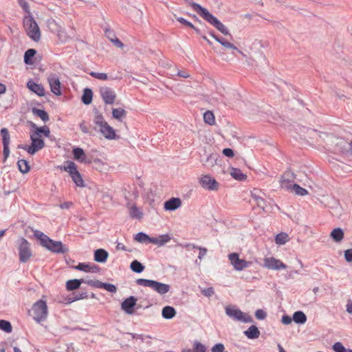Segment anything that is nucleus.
<instances>
[{
  "label": "nucleus",
  "mask_w": 352,
  "mask_h": 352,
  "mask_svg": "<svg viewBox=\"0 0 352 352\" xmlns=\"http://www.w3.org/2000/svg\"><path fill=\"white\" fill-rule=\"evenodd\" d=\"M72 178L73 182L76 184L78 186H83L84 182L82 179V177L78 171L73 173L72 175H70Z\"/></svg>",
  "instance_id": "nucleus-53"
},
{
  "label": "nucleus",
  "mask_w": 352,
  "mask_h": 352,
  "mask_svg": "<svg viewBox=\"0 0 352 352\" xmlns=\"http://www.w3.org/2000/svg\"><path fill=\"white\" fill-rule=\"evenodd\" d=\"M224 345L221 343L216 344L211 349V352H223L224 351Z\"/></svg>",
  "instance_id": "nucleus-63"
},
{
  "label": "nucleus",
  "mask_w": 352,
  "mask_h": 352,
  "mask_svg": "<svg viewBox=\"0 0 352 352\" xmlns=\"http://www.w3.org/2000/svg\"><path fill=\"white\" fill-rule=\"evenodd\" d=\"M130 267L136 273H140L144 270V266L137 260L133 261L131 263Z\"/></svg>",
  "instance_id": "nucleus-51"
},
{
  "label": "nucleus",
  "mask_w": 352,
  "mask_h": 352,
  "mask_svg": "<svg viewBox=\"0 0 352 352\" xmlns=\"http://www.w3.org/2000/svg\"><path fill=\"white\" fill-rule=\"evenodd\" d=\"M148 239L149 236L143 232H139L135 236V240L140 243H144L148 241Z\"/></svg>",
  "instance_id": "nucleus-58"
},
{
  "label": "nucleus",
  "mask_w": 352,
  "mask_h": 352,
  "mask_svg": "<svg viewBox=\"0 0 352 352\" xmlns=\"http://www.w3.org/2000/svg\"><path fill=\"white\" fill-rule=\"evenodd\" d=\"M210 35L215 39L216 41H217L219 43H220L223 47H224L226 49H230L232 50H235L238 52L240 54L245 56V54L239 50L234 44L230 43L224 38H219L214 35L213 32H210Z\"/></svg>",
  "instance_id": "nucleus-21"
},
{
  "label": "nucleus",
  "mask_w": 352,
  "mask_h": 352,
  "mask_svg": "<svg viewBox=\"0 0 352 352\" xmlns=\"http://www.w3.org/2000/svg\"><path fill=\"white\" fill-rule=\"evenodd\" d=\"M32 111L34 115L39 117L43 122H47L49 120V116L45 111L36 108H32Z\"/></svg>",
  "instance_id": "nucleus-46"
},
{
  "label": "nucleus",
  "mask_w": 352,
  "mask_h": 352,
  "mask_svg": "<svg viewBox=\"0 0 352 352\" xmlns=\"http://www.w3.org/2000/svg\"><path fill=\"white\" fill-rule=\"evenodd\" d=\"M32 316L37 322L45 321L48 314L47 305L45 300L42 299L34 303L32 308Z\"/></svg>",
  "instance_id": "nucleus-3"
},
{
  "label": "nucleus",
  "mask_w": 352,
  "mask_h": 352,
  "mask_svg": "<svg viewBox=\"0 0 352 352\" xmlns=\"http://www.w3.org/2000/svg\"><path fill=\"white\" fill-rule=\"evenodd\" d=\"M182 200L178 197H172L164 203V208L166 210L173 211L182 206Z\"/></svg>",
  "instance_id": "nucleus-25"
},
{
  "label": "nucleus",
  "mask_w": 352,
  "mask_h": 352,
  "mask_svg": "<svg viewBox=\"0 0 352 352\" xmlns=\"http://www.w3.org/2000/svg\"><path fill=\"white\" fill-rule=\"evenodd\" d=\"M220 162L217 154L211 153L203 161V165L208 169L215 170L220 166Z\"/></svg>",
  "instance_id": "nucleus-18"
},
{
  "label": "nucleus",
  "mask_w": 352,
  "mask_h": 352,
  "mask_svg": "<svg viewBox=\"0 0 352 352\" xmlns=\"http://www.w3.org/2000/svg\"><path fill=\"white\" fill-rule=\"evenodd\" d=\"M31 126H32L31 131H33L34 133H37L38 134V135L41 136V138H42V135H43L44 136H45L47 138L50 137V128L48 126H44L39 127V126H36V124L34 123H32Z\"/></svg>",
  "instance_id": "nucleus-27"
},
{
  "label": "nucleus",
  "mask_w": 352,
  "mask_h": 352,
  "mask_svg": "<svg viewBox=\"0 0 352 352\" xmlns=\"http://www.w3.org/2000/svg\"><path fill=\"white\" fill-rule=\"evenodd\" d=\"M18 251L19 261L21 263H27L32 256V250L30 243L24 238H21L18 241Z\"/></svg>",
  "instance_id": "nucleus-5"
},
{
  "label": "nucleus",
  "mask_w": 352,
  "mask_h": 352,
  "mask_svg": "<svg viewBox=\"0 0 352 352\" xmlns=\"http://www.w3.org/2000/svg\"><path fill=\"white\" fill-rule=\"evenodd\" d=\"M230 173L233 178L239 181H243L247 178L246 175L243 174L241 170L238 168H231Z\"/></svg>",
  "instance_id": "nucleus-40"
},
{
  "label": "nucleus",
  "mask_w": 352,
  "mask_h": 352,
  "mask_svg": "<svg viewBox=\"0 0 352 352\" xmlns=\"http://www.w3.org/2000/svg\"><path fill=\"white\" fill-rule=\"evenodd\" d=\"M75 269L83 271L85 272H98L99 267L96 265H90L85 263H79L75 267Z\"/></svg>",
  "instance_id": "nucleus-32"
},
{
  "label": "nucleus",
  "mask_w": 352,
  "mask_h": 352,
  "mask_svg": "<svg viewBox=\"0 0 352 352\" xmlns=\"http://www.w3.org/2000/svg\"><path fill=\"white\" fill-rule=\"evenodd\" d=\"M74 157L80 162H85V153L81 148H75L73 150Z\"/></svg>",
  "instance_id": "nucleus-42"
},
{
  "label": "nucleus",
  "mask_w": 352,
  "mask_h": 352,
  "mask_svg": "<svg viewBox=\"0 0 352 352\" xmlns=\"http://www.w3.org/2000/svg\"><path fill=\"white\" fill-rule=\"evenodd\" d=\"M170 240V237L169 235H168V234L161 235L158 238V241H159L158 245L162 246V245H164L166 243L168 242Z\"/></svg>",
  "instance_id": "nucleus-61"
},
{
  "label": "nucleus",
  "mask_w": 352,
  "mask_h": 352,
  "mask_svg": "<svg viewBox=\"0 0 352 352\" xmlns=\"http://www.w3.org/2000/svg\"><path fill=\"white\" fill-rule=\"evenodd\" d=\"M263 266L265 268L271 270H285L287 268V265L284 264L280 260L277 259L273 256L265 257L263 259Z\"/></svg>",
  "instance_id": "nucleus-14"
},
{
  "label": "nucleus",
  "mask_w": 352,
  "mask_h": 352,
  "mask_svg": "<svg viewBox=\"0 0 352 352\" xmlns=\"http://www.w3.org/2000/svg\"><path fill=\"white\" fill-rule=\"evenodd\" d=\"M319 132V131L311 128L303 127L301 129L300 134L305 139L318 142Z\"/></svg>",
  "instance_id": "nucleus-23"
},
{
  "label": "nucleus",
  "mask_w": 352,
  "mask_h": 352,
  "mask_svg": "<svg viewBox=\"0 0 352 352\" xmlns=\"http://www.w3.org/2000/svg\"><path fill=\"white\" fill-rule=\"evenodd\" d=\"M206 21L214 26L219 32L224 35H229L228 29L221 23L215 16L211 14L207 10L202 16Z\"/></svg>",
  "instance_id": "nucleus-10"
},
{
  "label": "nucleus",
  "mask_w": 352,
  "mask_h": 352,
  "mask_svg": "<svg viewBox=\"0 0 352 352\" xmlns=\"http://www.w3.org/2000/svg\"><path fill=\"white\" fill-rule=\"evenodd\" d=\"M344 231L340 228H334L330 233V237L333 241L340 243L344 239Z\"/></svg>",
  "instance_id": "nucleus-29"
},
{
  "label": "nucleus",
  "mask_w": 352,
  "mask_h": 352,
  "mask_svg": "<svg viewBox=\"0 0 352 352\" xmlns=\"http://www.w3.org/2000/svg\"><path fill=\"white\" fill-rule=\"evenodd\" d=\"M199 184L203 188L209 191H217L219 188V184L210 175H202L199 178Z\"/></svg>",
  "instance_id": "nucleus-11"
},
{
  "label": "nucleus",
  "mask_w": 352,
  "mask_h": 352,
  "mask_svg": "<svg viewBox=\"0 0 352 352\" xmlns=\"http://www.w3.org/2000/svg\"><path fill=\"white\" fill-rule=\"evenodd\" d=\"M23 25L27 34L34 41L41 38V32L37 23L32 15L25 16L23 19Z\"/></svg>",
  "instance_id": "nucleus-2"
},
{
  "label": "nucleus",
  "mask_w": 352,
  "mask_h": 352,
  "mask_svg": "<svg viewBox=\"0 0 352 352\" xmlns=\"http://www.w3.org/2000/svg\"><path fill=\"white\" fill-rule=\"evenodd\" d=\"M47 23L48 28L51 30V32L54 33H56L62 28L60 24L52 19H49Z\"/></svg>",
  "instance_id": "nucleus-48"
},
{
  "label": "nucleus",
  "mask_w": 352,
  "mask_h": 352,
  "mask_svg": "<svg viewBox=\"0 0 352 352\" xmlns=\"http://www.w3.org/2000/svg\"><path fill=\"white\" fill-rule=\"evenodd\" d=\"M144 13L142 10H138L134 12V19L137 22H142L143 20Z\"/></svg>",
  "instance_id": "nucleus-62"
},
{
  "label": "nucleus",
  "mask_w": 352,
  "mask_h": 352,
  "mask_svg": "<svg viewBox=\"0 0 352 352\" xmlns=\"http://www.w3.org/2000/svg\"><path fill=\"white\" fill-rule=\"evenodd\" d=\"M204 122L209 125L215 124V118L214 113L210 111H207L204 114Z\"/></svg>",
  "instance_id": "nucleus-49"
},
{
  "label": "nucleus",
  "mask_w": 352,
  "mask_h": 352,
  "mask_svg": "<svg viewBox=\"0 0 352 352\" xmlns=\"http://www.w3.org/2000/svg\"><path fill=\"white\" fill-rule=\"evenodd\" d=\"M129 210V215L133 219H141L143 217V213L135 205L127 206Z\"/></svg>",
  "instance_id": "nucleus-30"
},
{
  "label": "nucleus",
  "mask_w": 352,
  "mask_h": 352,
  "mask_svg": "<svg viewBox=\"0 0 352 352\" xmlns=\"http://www.w3.org/2000/svg\"><path fill=\"white\" fill-rule=\"evenodd\" d=\"M100 132L107 140L116 138L115 130L107 122L99 128Z\"/></svg>",
  "instance_id": "nucleus-24"
},
{
  "label": "nucleus",
  "mask_w": 352,
  "mask_h": 352,
  "mask_svg": "<svg viewBox=\"0 0 352 352\" xmlns=\"http://www.w3.org/2000/svg\"><path fill=\"white\" fill-rule=\"evenodd\" d=\"M46 248L51 252L54 253H66L68 252L69 249L65 245H63L60 241H53L52 239L48 238L46 242L43 245Z\"/></svg>",
  "instance_id": "nucleus-13"
},
{
  "label": "nucleus",
  "mask_w": 352,
  "mask_h": 352,
  "mask_svg": "<svg viewBox=\"0 0 352 352\" xmlns=\"http://www.w3.org/2000/svg\"><path fill=\"white\" fill-rule=\"evenodd\" d=\"M93 168L100 172H105L109 170V166L103 161L99 159H95L93 162Z\"/></svg>",
  "instance_id": "nucleus-36"
},
{
  "label": "nucleus",
  "mask_w": 352,
  "mask_h": 352,
  "mask_svg": "<svg viewBox=\"0 0 352 352\" xmlns=\"http://www.w3.org/2000/svg\"><path fill=\"white\" fill-rule=\"evenodd\" d=\"M100 94L105 104H112L114 103L116 98V94L111 88L108 87H102L100 89Z\"/></svg>",
  "instance_id": "nucleus-15"
},
{
  "label": "nucleus",
  "mask_w": 352,
  "mask_h": 352,
  "mask_svg": "<svg viewBox=\"0 0 352 352\" xmlns=\"http://www.w3.org/2000/svg\"><path fill=\"white\" fill-rule=\"evenodd\" d=\"M289 241V235L285 232H280L275 237V242L277 245H284Z\"/></svg>",
  "instance_id": "nucleus-44"
},
{
  "label": "nucleus",
  "mask_w": 352,
  "mask_h": 352,
  "mask_svg": "<svg viewBox=\"0 0 352 352\" xmlns=\"http://www.w3.org/2000/svg\"><path fill=\"white\" fill-rule=\"evenodd\" d=\"M186 3H188L192 8L196 11L201 16L206 12L207 9L201 6L199 4L196 3L192 1V0H184Z\"/></svg>",
  "instance_id": "nucleus-43"
},
{
  "label": "nucleus",
  "mask_w": 352,
  "mask_h": 352,
  "mask_svg": "<svg viewBox=\"0 0 352 352\" xmlns=\"http://www.w3.org/2000/svg\"><path fill=\"white\" fill-rule=\"evenodd\" d=\"M296 179V175L291 170L285 171L281 177L280 185L283 188L289 189L292 188V183Z\"/></svg>",
  "instance_id": "nucleus-19"
},
{
  "label": "nucleus",
  "mask_w": 352,
  "mask_h": 352,
  "mask_svg": "<svg viewBox=\"0 0 352 352\" xmlns=\"http://www.w3.org/2000/svg\"><path fill=\"white\" fill-rule=\"evenodd\" d=\"M225 309L226 315L235 320L244 323L252 322L253 321L252 317L248 314L241 311L234 307L227 306Z\"/></svg>",
  "instance_id": "nucleus-6"
},
{
  "label": "nucleus",
  "mask_w": 352,
  "mask_h": 352,
  "mask_svg": "<svg viewBox=\"0 0 352 352\" xmlns=\"http://www.w3.org/2000/svg\"><path fill=\"white\" fill-rule=\"evenodd\" d=\"M90 75L92 77H94L98 80H106L108 79L107 74L105 73H99V72H91L90 73Z\"/></svg>",
  "instance_id": "nucleus-59"
},
{
  "label": "nucleus",
  "mask_w": 352,
  "mask_h": 352,
  "mask_svg": "<svg viewBox=\"0 0 352 352\" xmlns=\"http://www.w3.org/2000/svg\"><path fill=\"white\" fill-rule=\"evenodd\" d=\"M329 204V207L332 210L333 214L336 216H340L342 212V208L339 201L332 199L330 201Z\"/></svg>",
  "instance_id": "nucleus-33"
},
{
  "label": "nucleus",
  "mask_w": 352,
  "mask_h": 352,
  "mask_svg": "<svg viewBox=\"0 0 352 352\" xmlns=\"http://www.w3.org/2000/svg\"><path fill=\"white\" fill-rule=\"evenodd\" d=\"M63 169L68 172L70 175H72L73 173H74L78 171L76 164L70 161L66 162V164L64 166Z\"/></svg>",
  "instance_id": "nucleus-52"
},
{
  "label": "nucleus",
  "mask_w": 352,
  "mask_h": 352,
  "mask_svg": "<svg viewBox=\"0 0 352 352\" xmlns=\"http://www.w3.org/2000/svg\"><path fill=\"white\" fill-rule=\"evenodd\" d=\"M34 236L40 240L41 244L42 245H44L47 239L49 238L47 235L44 234L42 232L39 230H35L34 232Z\"/></svg>",
  "instance_id": "nucleus-57"
},
{
  "label": "nucleus",
  "mask_w": 352,
  "mask_h": 352,
  "mask_svg": "<svg viewBox=\"0 0 352 352\" xmlns=\"http://www.w3.org/2000/svg\"><path fill=\"white\" fill-rule=\"evenodd\" d=\"M1 135L2 137V142L3 146V162H5L9 156L10 149H9V144H10V135L8 130L6 128H3L0 131Z\"/></svg>",
  "instance_id": "nucleus-17"
},
{
  "label": "nucleus",
  "mask_w": 352,
  "mask_h": 352,
  "mask_svg": "<svg viewBox=\"0 0 352 352\" xmlns=\"http://www.w3.org/2000/svg\"><path fill=\"white\" fill-rule=\"evenodd\" d=\"M36 52L34 49L28 50L24 54V62L28 65L33 64L32 58L36 54Z\"/></svg>",
  "instance_id": "nucleus-47"
},
{
  "label": "nucleus",
  "mask_w": 352,
  "mask_h": 352,
  "mask_svg": "<svg viewBox=\"0 0 352 352\" xmlns=\"http://www.w3.org/2000/svg\"><path fill=\"white\" fill-rule=\"evenodd\" d=\"M94 122L95 124L98 126V128L107 123L104 119L103 116L99 113H96L95 114Z\"/></svg>",
  "instance_id": "nucleus-55"
},
{
  "label": "nucleus",
  "mask_w": 352,
  "mask_h": 352,
  "mask_svg": "<svg viewBox=\"0 0 352 352\" xmlns=\"http://www.w3.org/2000/svg\"><path fill=\"white\" fill-rule=\"evenodd\" d=\"M292 319L297 324H304L307 321V316L304 312L298 311L294 312Z\"/></svg>",
  "instance_id": "nucleus-39"
},
{
  "label": "nucleus",
  "mask_w": 352,
  "mask_h": 352,
  "mask_svg": "<svg viewBox=\"0 0 352 352\" xmlns=\"http://www.w3.org/2000/svg\"><path fill=\"white\" fill-rule=\"evenodd\" d=\"M206 21L214 26L219 32L224 35H229L228 29L221 23L215 16L211 14L207 10L202 16Z\"/></svg>",
  "instance_id": "nucleus-8"
},
{
  "label": "nucleus",
  "mask_w": 352,
  "mask_h": 352,
  "mask_svg": "<svg viewBox=\"0 0 352 352\" xmlns=\"http://www.w3.org/2000/svg\"><path fill=\"white\" fill-rule=\"evenodd\" d=\"M136 283L138 285L150 287L160 295H164L170 289L169 285L153 280L138 278L136 280Z\"/></svg>",
  "instance_id": "nucleus-1"
},
{
  "label": "nucleus",
  "mask_w": 352,
  "mask_h": 352,
  "mask_svg": "<svg viewBox=\"0 0 352 352\" xmlns=\"http://www.w3.org/2000/svg\"><path fill=\"white\" fill-rule=\"evenodd\" d=\"M228 258L231 265L236 271H242L252 264L251 262L240 258L239 255L237 253L230 254L228 255Z\"/></svg>",
  "instance_id": "nucleus-12"
},
{
  "label": "nucleus",
  "mask_w": 352,
  "mask_h": 352,
  "mask_svg": "<svg viewBox=\"0 0 352 352\" xmlns=\"http://www.w3.org/2000/svg\"><path fill=\"white\" fill-rule=\"evenodd\" d=\"M56 34L61 43H66L71 38L63 27L56 32Z\"/></svg>",
  "instance_id": "nucleus-50"
},
{
  "label": "nucleus",
  "mask_w": 352,
  "mask_h": 352,
  "mask_svg": "<svg viewBox=\"0 0 352 352\" xmlns=\"http://www.w3.org/2000/svg\"><path fill=\"white\" fill-rule=\"evenodd\" d=\"M351 142H348L342 138L335 136L331 147L335 152L341 153H348L350 151Z\"/></svg>",
  "instance_id": "nucleus-7"
},
{
  "label": "nucleus",
  "mask_w": 352,
  "mask_h": 352,
  "mask_svg": "<svg viewBox=\"0 0 352 352\" xmlns=\"http://www.w3.org/2000/svg\"><path fill=\"white\" fill-rule=\"evenodd\" d=\"M206 21L214 26L219 32L224 35H229L228 29L221 23L215 16L211 14L207 10L202 16Z\"/></svg>",
  "instance_id": "nucleus-9"
},
{
  "label": "nucleus",
  "mask_w": 352,
  "mask_h": 352,
  "mask_svg": "<svg viewBox=\"0 0 352 352\" xmlns=\"http://www.w3.org/2000/svg\"><path fill=\"white\" fill-rule=\"evenodd\" d=\"M335 135L323 131H320L318 135V142L325 143L327 146L332 145Z\"/></svg>",
  "instance_id": "nucleus-28"
},
{
  "label": "nucleus",
  "mask_w": 352,
  "mask_h": 352,
  "mask_svg": "<svg viewBox=\"0 0 352 352\" xmlns=\"http://www.w3.org/2000/svg\"><path fill=\"white\" fill-rule=\"evenodd\" d=\"M17 166L19 168V170L21 173L23 174H25L30 171V166L28 162V161L25 160H19L17 162Z\"/></svg>",
  "instance_id": "nucleus-45"
},
{
  "label": "nucleus",
  "mask_w": 352,
  "mask_h": 352,
  "mask_svg": "<svg viewBox=\"0 0 352 352\" xmlns=\"http://www.w3.org/2000/svg\"><path fill=\"white\" fill-rule=\"evenodd\" d=\"M30 137L32 141L31 145L19 146V147L25 150L29 154L34 155L45 146V143L42 138L37 133L30 131Z\"/></svg>",
  "instance_id": "nucleus-4"
},
{
  "label": "nucleus",
  "mask_w": 352,
  "mask_h": 352,
  "mask_svg": "<svg viewBox=\"0 0 352 352\" xmlns=\"http://www.w3.org/2000/svg\"><path fill=\"white\" fill-rule=\"evenodd\" d=\"M0 329L4 331L6 333H10L12 331V326L10 322L4 320H1Z\"/></svg>",
  "instance_id": "nucleus-56"
},
{
  "label": "nucleus",
  "mask_w": 352,
  "mask_h": 352,
  "mask_svg": "<svg viewBox=\"0 0 352 352\" xmlns=\"http://www.w3.org/2000/svg\"><path fill=\"white\" fill-rule=\"evenodd\" d=\"M244 334L249 339H256L260 336V331L255 325L250 326L246 331H244Z\"/></svg>",
  "instance_id": "nucleus-34"
},
{
  "label": "nucleus",
  "mask_w": 352,
  "mask_h": 352,
  "mask_svg": "<svg viewBox=\"0 0 352 352\" xmlns=\"http://www.w3.org/2000/svg\"><path fill=\"white\" fill-rule=\"evenodd\" d=\"M293 191L297 195L304 196L308 193L307 190L296 184H293L292 187Z\"/></svg>",
  "instance_id": "nucleus-54"
},
{
  "label": "nucleus",
  "mask_w": 352,
  "mask_h": 352,
  "mask_svg": "<svg viewBox=\"0 0 352 352\" xmlns=\"http://www.w3.org/2000/svg\"><path fill=\"white\" fill-rule=\"evenodd\" d=\"M262 194L263 192L261 190L254 188L251 192V197L255 201L257 206L264 210L266 206V201L262 197Z\"/></svg>",
  "instance_id": "nucleus-22"
},
{
  "label": "nucleus",
  "mask_w": 352,
  "mask_h": 352,
  "mask_svg": "<svg viewBox=\"0 0 352 352\" xmlns=\"http://www.w3.org/2000/svg\"><path fill=\"white\" fill-rule=\"evenodd\" d=\"M108 252L103 249H98L94 252V260L98 263H104L108 258Z\"/></svg>",
  "instance_id": "nucleus-31"
},
{
  "label": "nucleus",
  "mask_w": 352,
  "mask_h": 352,
  "mask_svg": "<svg viewBox=\"0 0 352 352\" xmlns=\"http://www.w3.org/2000/svg\"><path fill=\"white\" fill-rule=\"evenodd\" d=\"M93 98V92L92 90L89 88H85L83 90V94L82 96V102L85 104H89L92 102Z\"/></svg>",
  "instance_id": "nucleus-37"
},
{
  "label": "nucleus",
  "mask_w": 352,
  "mask_h": 352,
  "mask_svg": "<svg viewBox=\"0 0 352 352\" xmlns=\"http://www.w3.org/2000/svg\"><path fill=\"white\" fill-rule=\"evenodd\" d=\"M162 315L165 319H172L176 315V311L174 307L166 306L162 309Z\"/></svg>",
  "instance_id": "nucleus-35"
},
{
  "label": "nucleus",
  "mask_w": 352,
  "mask_h": 352,
  "mask_svg": "<svg viewBox=\"0 0 352 352\" xmlns=\"http://www.w3.org/2000/svg\"><path fill=\"white\" fill-rule=\"evenodd\" d=\"M333 350L335 351V352H346V349L345 347L343 346V344L340 342H336L333 346Z\"/></svg>",
  "instance_id": "nucleus-60"
},
{
  "label": "nucleus",
  "mask_w": 352,
  "mask_h": 352,
  "mask_svg": "<svg viewBox=\"0 0 352 352\" xmlns=\"http://www.w3.org/2000/svg\"><path fill=\"white\" fill-rule=\"evenodd\" d=\"M137 298L134 296H130L126 298L121 304L122 309L127 314H133L134 307L136 305Z\"/></svg>",
  "instance_id": "nucleus-20"
},
{
  "label": "nucleus",
  "mask_w": 352,
  "mask_h": 352,
  "mask_svg": "<svg viewBox=\"0 0 352 352\" xmlns=\"http://www.w3.org/2000/svg\"><path fill=\"white\" fill-rule=\"evenodd\" d=\"M84 282L82 279L69 280L66 283V288L69 291H72L80 287L81 283Z\"/></svg>",
  "instance_id": "nucleus-38"
},
{
  "label": "nucleus",
  "mask_w": 352,
  "mask_h": 352,
  "mask_svg": "<svg viewBox=\"0 0 352 352\" xmlns=\"http://www.w3.org/2000/svg\"><path fill=\"white\" fill-rule=\"evenodd\" d=\"M126 116V111L122 108L112 109V116L114 119L121 121Z\"/></svg>",
  "instance_id": "nucleus-41"
},
{
  "label": "nucleus",
  "mask_w": 352,
  "mask_h": 352,
  "mask_svg": "<svg viewBox=\"0 0 352 352\" xmlns=\"http://www.w3.org/2000/svg\"><path fill=\"white\" fill-rule=\"evenodd\" d=\"M27 87L39 96H43L45 95V89L41 84H37L32 80H29L27 83Z\"/></svg>",
  "instance_id": "nucleus-26"
},
{
  "label": "nucleus",
  "mask_w": 352,
  "mask_h": 352,
  "mask_svg": "<svg viewBox=\"0 0 352 352\" xmlns=\"http://www.w3.org/2000/svg\"><path fill=\"white\" fill-rule=\"evenodd\" d=\"M47 81L50 84L51 91L56 96H60L62 92L59 77L55 74H51L47 78Z\"/></svg>",
  "instance_id": "nucleus-16"
},
{
  "label": "nucleus",
  "mask_w": 352,
  "mask_h": 352,
  "mask_svg": "<svg viewBox=\"0 0 352 352\" xmlns=\"http://www.w3.org/2000/svg\"><path fill=\"white\" fill-rule=\"evenodd\" d=\"M344 256L345 260L347 262H349V263L352 262V248L345 250L344 253Z\"/></svg>",
  "instance_id": "nucleus-64"
}]
</instances>
